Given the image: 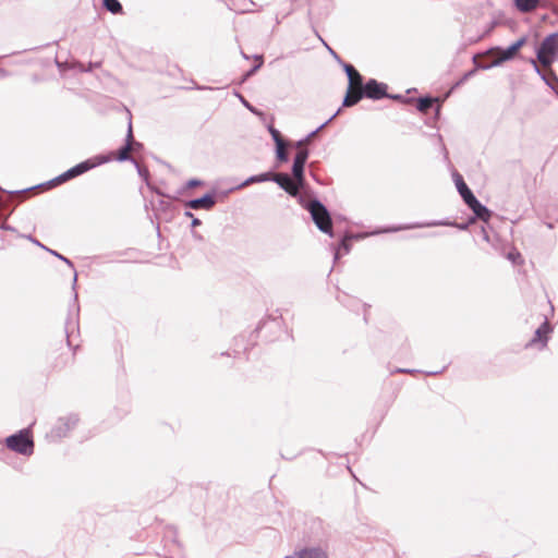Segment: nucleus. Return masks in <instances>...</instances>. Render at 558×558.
<instances>
[{"instance_id":"33","label":"nucleus","mask_w":558,"mask_h":558,"mask_svg":"<svg viewBox=\"0 0 558 558\" xmlns=\"http://www.w3.org/2000/svg\"><path fill=\"white\" fill-rule=\"evenodd\" d=\"M268 130L276 145L283 144L281 133L277 129L270 125Z\"/></svg>"},{"instance_id":"34","label":"nucleus","mask_w":558,"mask_h":558,"mask_svg":"<svg viewBox=\"0 0 558 558\" xmlns=\"http://www.w3.org/2000/svg\"><path fill=\"white\" fill-rule=\"evenodd\" d=\"M537 62H538V61H537V59H536V60H534V59H531V60H530V63L533 65V69H534V71L537 73V75H538V76H539L544 82H547V80H546V72H544V71L539 68V65H538V63H537Z\"/></svg>"},{"instance_id":"32","label":"nucleus","mask_w":558,"mask_h":558,"mask_svg":"<svg viewBox=\"0 0 558 558\" xmlns=\"http://www.w3.org/2000/svg\"><path fill=\"white\" fill-rule=\"evenodd\" d=\"M71 175L69 174V171L66 170L65 172H63L62 174L56 177L54 179L50 180L48 182L49 185L51 186H56L58 184H61V183H64L69 180H71Z\"/></svg>"},{"instance_id":"1","label":"nucleus","mask_w":558,"mask_h":558,"mask_svg":"<svg viewBox=\"0 0 558 558\" xmlns=\"http://www.w3.org/2000/svg\"><path fill=\"white\" fill-rule=\"evenodd\" d=\"M535 52L538 63L545 68H550L558 59V33L546 36Z\"/></svg>"},{"instance_id":"19","label":"nucleus","mask_w":558,"mask_h":558,"mask_svg":"<svg viewBox=\"0 0 558 558\" xmlns=\"http://www.w3.org/2000/svg\"><path fill=\"white\" fill-rule=\"evenodd\" d=\"M270 178H271V171H268V172H264V173H259V174H254V175H251L248 177L245 181H243L242 183H240L235 190H241V189H244L253 183H262V182H268L270 181Z\"/></svg>"},{"instance_id":"30","label":"nucleus","mask_w":558,"mask_h":558,"mask_svg":"<svg viewBox=\"0 0 558 558\" xmlns=\"http://www.w3.org/2000/svg\"><path fill=\"white\" fill-rule=\"evenodd\" d=\"M276 157L279 162H287L289 160V155L284 148V143L276 145Z\"/></svg>"},{"instance_id":"4","label":"nucleus","mask_w":558,"mask_h":558,"mask_svg":"<svg viewBox=\"0 0 558 558\" xmlns=\"http://www.w3.org/2000/svg\"><path fill=\"white\" fill-rule=\"evenodd\" d=\"M78 421L80 418L77 414L74 413H70L65 416L59 417L51 427L50 432L47 433V439L49 441L57 442L62 438L69 436L71 430H73L76 427Z\"/></svg>"},{"instance_id":"24","label":"nucleus","mask_w":558,"mask_h":558,"mask_svg":"<svg viewBox=\"0 0 558 558\" xmlns=\"http://www.w3.org/2000/svg\"><path fill=\"white\" fill-rule=\"evenodd\" d=\"M104 8L112 14L122 13L123 8L119 0H102Z\"/></svg>"},{"instance_id":"53","label":"nucleus","mask_w":558,"mask_h":558,"mask_svg":"<svg viewBox=\"0 0 558 558\" xmlns=\"http://www.w3.org/2000/svg\"><path fill=\"white\" fill-rule=\"evenodd\" d=\"M66 339H68V344L70 345L71 342H70V335H69V331L66 330Z\"/></svg>"},{"instance_id":"37","label":"nucleus","mask_w":558,"mask_h":558,"mask_svg":"<svg viewBox=\"0 0 558 558\" xmlns=\"http://www.w3.org/2000/svg\"><path fill=\"white\" fill-rule=\"evenodd\" d=\"M385 98H389V99H393V100H399V101H404V102H410V101L413 100L411 98H404V96H402L400 94H389V93H388V96H386Z\"/></svg>"},{"instance_id":"22","label":"nucleus","mask_w":558,"mask_h":558,"mask_svg":"<svg viewBox=\"0 0 558 558\" xmlns=\"http://www.w3.org/2000/svg\"><path fill=\"white\" fill-rule=\"evenodd\" d=\"M435 102L436 98L432 96L420 97L416 100V109L423 113H426L428 112L429 109L434 107Z\"/></svg>"},{"instance_id":"36","label":"nucleus","mask_w":558,"mask_h":558,"mask_svg":"<svg viewBox=\"0 0 558 558\" xmlns=\"http://www.w3.org/2000/svg\"><path fill=\"white\" fill-rule=\"evenodd\" d=\"M240 100L245 108H247L254 114H262L254 106H252L244 97L240 96Z\"/></svg>"},{"instance_id":"54","label":"nucleus","mask_w":558,"mask_h":558,"mask_svg":"<svg viewBox=\"0 0 558 558\" xmlns=\"http://www.w3.org/2000/svg\"><path fill=\"white\" fill-rule=\"evenodd\" d=\"M328 49H329V51L331 52V54H333V56L337 58L336 52H335L331 48H329V47H328Z\"/></svg>"},{"instance_id":"44","label":"nucleus","mask_w":558,"mask_h":558,"mask_svg":"<svg viewBox=\"0 0 558 558\" xmlns=\"http://www.w3.org/2000/svg\"><path fill=\"white\" fill-rule=\"evenodd\" d=\"M0 229L5 230V231H11V232H15L16 231L14 227H12V226H10V225H8L5 222L0 225Z\"/></svg>"},{"instance_id":"29","label":"nucleus","mask_w":558,"mask_h":558,"mask_svg":"<svg viewBox=\"0 0 558 558\" xmlns=\"http://www.w3.org/2000/svg\"><path fill=\"white\" fill-rule=\"evenodd\" d=\"M546 80L547 82H544L550 89L555 92L558 87V76L556 73L550 70L548 73H546Z\"/></svg>"},{"instance_id":"50","label":"nucleus","mask_w":558,"mask_h":558,"mask_svg":"<svg viewBox=\"0 0 558 558\" xmlns=\"http://www.w3.org/2000/svg\"><path fill=\"white\" fill-rule=\"evenodd\" d=\"M442 371H433V372H426V375H429V376H435V375H438L440 374Z\"/></svg>"},{"instance_id":"25","label":"nucleus","mask_w":558,"mask_h":558,"mask_svg":"<svg viewBox=\"0 0 558 558\" xmlns=\"http://www.w3.org/2000/svg\"><path fill=\"white\" fill-rule=\"evenodd\" d=\"M490 56H492V58L489 61H483V62H477L476 57H474L473 61L476 65V69L488 70L490 68L498 66L501 64L497 57H495L493 54H490Z\"/></svg>"},{"instance_id":"3","label":"nucleus","mask_w":558,"mask_h":558,"mask_svg":"<svg viewBox=\"0 0 558 558\" xmlns=\"http://www.w3.org/2000/svg\"><path fill=\"white\" fill-rule=\"evenodd\" d=\"M310 214L318 230L330 236H333L330 213L327 207L316 197L313 198V203L310 205Z\"/></svg>"},{"instance_id":"51","label":"nucleus","mask_w":558,"mask_h":558,"mask_svg":"<svg viewBox=\"0 0 558 558\" xmlns=\"http://www.w3.org/2000/svg\"><path fill=\"white\" fill-rule=\"evenodd\" d=\"M29 189H25V190H22V191H15V192H9L10 194H19V193H22V192H25V191H28Z\"/></svg>"},{"instance_id":"21","label":"nucleus","mask_w":558,"mask_h":558,"mask_svg":"<svg viewBox=\"0 0 558 558\" xmlns=\"http://www.w3.org/2000/svg\"><path fill=\"white\" fill-rule=\"evenodd\" d=\"M340 112V109L332 114L327 121H325L322 125H319L316 130L312 131L310 134H307L304 138L296 142V146L306 145L314 136L318 134L326 125H328Z\"/></svg>"},{"instance_id":"5","label":"nucleus","mask_w":558,"mask_h":558,"mask_svg":"<svg viewBox=\"0 0 558 558\" xmlns=\"http://www.w3.org/2000/svg\"><path fill=\"white\" fill-rule=\"evenodd\" d=\"M526 36H522L519 39H517L513 44H511L509 47L505 49L501 47H494L490 48L487 51V53L497 57L499 62L504 63L506 61L514 59L519 50L526 44Z\"/></svg>"},{"instance_id":"55","label":"nucleus","mask_w":558,"mask_h":558,"mask_svg":"<svg viewBox=\"0 0 558 558\" xmlns=\"http://www.w3.org/2000/svg\"><path fill=\"white\" fill-rule=\"evenodd\" d=\"M253 9H246L244 12H252Z\"/></svg>"},{"instance_id":"31","label":"nucleus","mask_w":558,"mask_h":558,"mask_svg":"<svg viewBox=\"0 0 558 558\" xmlns=\"http://www.w3.org/2000/svg\"><path fill=\"white\" fill-rule=\"evenodd\" d=\"M254 59L257 61L256 64L254 66H252L244 75L245 78L254 75L263 65L264 63V59H263V56H254Z\"/></svg>"},{"instance_id":"28","label":"nucleus","mask_w":558,"mask_h":558,"mask_svg":"<svg viewBox=\"0 0 558 558\" xmlns=\"http://www.w3.org/2000/svg\"><path fill=\"white\" fill-rule=\"evenodd\" d=\"M296 148H298V150H296V154H295L293 160L306 163L308 156H310L308 148H306L305 145L296 146Z\"/></svg>"},{"instance_id":"13","label":"nucleus","mask_w":558,"mask_h":558,"mask_svg":"<svg viewBox=\"0 0 558 558\" xmlns=\"http://www.w3.org/2000/svg\"><path fill=\"white\" fill-rule=\"evenodd\" d=\"M466 206L474 214V218H471L470 222H472L474 219L487 222L493 215V213L485 205H483L476 197H474L470 203H468Z\"/></svg>"},{"instance_id":"12","label":"nucleus","mask_w":558,"mask_h":558,"mask_svg":"<svg viewBox=\"0 0 558 558\" xmlns=\"http://www.w3.org/2000/svg\"><path fill=\"white\" fill-rule=\"evenodd\" d=\"M217 203L216 193L210 192L206 193L201 197L190 199L185 203V207L194 210L198 209H205L209 210L211 209Z\"/></svg>"},{"instance_id":"26","label":"nucleus","mask_w":558,"mask_h":558,"mask_svg":"<svg viewBox=\"0 0 558 558\" xmlns=\"http://www.w3.org/2000/svg\"><path fill=\"white\" fill-rule=\"evenodd\" d=\"M48 252L50 254H52L53 256H56L57 258H59L60 260L64 262L73 271H74V276H73V287H75L76 284V281H77V272L75 271V268H74V264L72 263V260H70L68 257L61 255L60 253H58L57 251H53V250H50L48 248Z\"/></svg>"},{"instance_id":"35","label":"nucleus","mask_w":558,"mask_h":558,"mask_svg":"<svg viewBox=\"0 0 558 558\" xmlns=\"http://www.w3.org/2000/svg\"><path fill=\"white\" fill-rule=\"evenodd\" d=\"M133 163H134V166H135V168H136V170H137V173H138L143 179L147 180V179H148V177H149V171L147 170V168L142 167V166H141L136 160H135V162H133Z\"/></svg>"},{"instance_id":"43","label":"nucleus","mask_w":558,"mask_h":558,"mask_svg":"<svg viewBox=\"0 0 558 558\" xmlns=\"http://www.w3.org/2000/svg\"><path fill=\"white\" fill-rule=\"evenodd\" d=\"M520 256L521 255L519 252L512 251V252L508 253L507 258L512 260L513 263H515L517 258H519Z\"/></svg>"},{"instance_id":"17","label":"nucleus","mask_w":558,"mask_h":558,"mask_svg":"<svg viewBox=\"0 0 558 558\" xmlns=\"http://www.w3.org/2000/svg\"><path fill=\"white\" fill-rule=\"evenodd\" d=\"M343 70L348 76V87H361L363 85V76L352 64L343 63Z\"/></svg>"},{"instance_id":"57","label":"nucleus","mask_w":558,"mask_h":558,"mask_svg":"<svg viewBox=\"0 0 558 558\" xmlns=\"http://www.w3.org/2000/svg\"><path fill=\"white\" fill-rule=\"evenodd\" d=\"M0 218H2V216H0Z\"/></svg>"},{"instance_id":"15","label":"nucleus","mask_w":558,"mask_h":558,"mask_svg":"<svg viewBox=\"0 0 558 558\" xmlns=\"http://www.w3.org/2000/svg\"><path fill=\"white\" fill-rule=\"evenodd\" d=\"M453 180H454L457 190H458L460 196L462 197L463 202L465 204L470 203L475 197V195L473 194L471 189L468 186V184L464 182L462 175L459 174L458 172H456L453 174Z\"/></svg>"},{"instance_id":"2","label":"nucleus","mask_w":558,"mask_h":558,"mask_svg":"<svg viewBox=\"0 0 558 558\" xmlns=\"http://www.w3.org/2000/svg\"><path fill=\"white\" fill-rule=\"evenodd\" d=\"M5 446L20 454L31 456L34 452V440L29 428H23L5 438Z\"/></svg>"},{"instance_id":"14","label":"nucleus","mask_w":558,"mask_h":558,"mask_svg":"<svg viewBox=\"0 0 558 558\" xmlns=\"http://www.w3.org/2000/svg\"><path fill=\"white\" fill-rule=\"evenodd\" d=\"M553 331V327L550 323L545 319V322L535 330L534 337L527 343V347L534 345L539 342L542 348H545L548 341V335Z\"/></svg>"},{"instance_id":"20","label":"nucleus","mask_w":558,"mask_h":558,"mask_svg":"<svg viewBox=\"0 0 558 558\" xmlns=\"http://www.w3.org/2000/svg\"><path fill=\"white\" fill-rule=\"evenodd\" d=\"M539 4V0H514L515 8L522 13L534 11Z\"/></svg>"},{"instance_id":"45","label":"nucleus","mask_w":558,"mask_h":558,"mask_svg":"<svg viewBox=\"0 0 558 558\" xmlns=\"http://www.w3.org/2000/svg\"><path fill=\"white\" fill-rule=\"evenodd\" d=\"M416 372H417L416 369H410V368H398L397 369V373H401V374H413Z\"/></svg>"},{"instance_id":"52","label":"nucleus","mask_w":558,"mask_h":558,"mask_svg":"<svg viewBox=\"0 0 558 558\" xmlns=\"http://www.w3.org/2000/svg\"><path fill=\"white\" fill-rule=\"evenodd\" d=\"M184 215L190 218H194L193 214L191 211H185Z\"/></svg>"},{"instance_id":"6","label":"nucleus","mask_w":558,"mask_h":558,"mask_svg":"<svg viewBox=\"0 0 558 558\" xmlns=\"http://www.w3.org/2000/svg\"><path fill=\"white\" fill-rule=\"evenodd\" d=\"M111 160H112L111 155H97L93 158H89L87 160H84V161L75 165L74 167L70 168L68 171H69V174L71 175V178L73 179V178H76V177L89 171L90 169H93L97 166L104 165Z\"/></svg>"},{"instance_id":"10","label":"nucleus","mask_w":558,"mask_h":558,"mask_svg":"<svg viewBox=\"0 0 558 558\" xmlns=\"http://www.w3.org/2000/svg\"><path fill=\"white\" fill-rule=\"evenodd\" d=\"M284 558H330L328 547L323 545H308L298 550H294L291 555Z\"/></svg>"},{"instance_id":"23","label":"nucleus","mask_w":558,"mask_h":558,"mask_svg":"<svg viewBox=\"0 0 558 558\" xmlns=\"http://www.w3.org/2000/svg\"><path fill=\"white\" fill-rule=\"evenodd\" d=\"M355 238L354 235L347 234L339 243L338 250L335 253L333 259H339L340 251H343V253L348 254L351 250L350 241Z\"/></svg>"},{"instance_id":"46","label":"nucleus","mask_w":558,"mask_h":558,"mask_svg":"<svg viewBox=\"0 0 558 558\" xmlns=\"http://www.w3.org/2000/svg\"><path fill=\"white\" fill-rule=\"evenodd\" d=\"M201 225H202V221L198 218H196V217L192 218V222H191L192 228L198 227Z\"/></svg>"},{"instance_id":"7","label":"nucleus","mask_w":558,"mask_h":558,"mask_svg":"<svg viewBox=\"0 0 558 558\" xmlns=\"http://www.w3.org/2000/svg\"><path fill=\"white\" fill-rule=\"evenodd\" d=\"M436 226H454L459 228L460 230H466L469 227V223H457V222H448V221H430V222H414L409 225H400V226H393L388 227L383 232H398L401 230H410L415 228H428V227H436Z\"/></svg>"},{"instance_id":"41","label":"nucleus","mask_w":558,"mask_h":558,"mask_svg":"<svg viewBox=\"0 0 558 558\" xmlns=\"http://www.w3.org/2000/svg\"><path fill=\"white\" fill-rule=\"evenodd\" d=\"M25 238L31 241L32 243L36 244L37 246H40L41 248L48 251V247H46L45 245H43L37 239H35L33 235H25Z\"/></svg>"},{"instance_id":"11","label":"nucleus","mask_w":558,"mask_h":558,"mask_svg":"<svg viewBox=\"0 0 558 558\" xmlns=\"http://www.w3.org/2000/svg\"><path fill=\"white\" fill-rule=\"evenodd\" d=\"M271 182H275L289 195H296L298 187H300L296 182L287 173H274L271 172Z\"/></svg>"},{"instance_id":"42","label":"nucleus","mask_w":558,"mask_h":558,"mask_svg":"<svg viewBox=\"0 0 558 558\" xmlns=\"http://www.w3.org/2000/svg\"><path fill=\"white\" fill-rule=\"evenodd\" d=\"M202 183L203 182L198 179H191L187 181L186 186L192 189V187H196V186L201 185Z\"/></svg>"},{"instance_id":"16","label":"nucleus","mask_w":558,"mask_h":558,"mask_svg":"<svg viewBox=\"0 0 558 558\" xmlns=\"http://www.w3.org/2000/svg\"><path fill=\"white\" fill-rule=\"evenodd\" d=\"M365 98L362 87H348L347 94L343 98V107H353Z\"/></svg>"},{"instance_id":"48","label":"nucleus","mask_w":558,"mask_h":558,"mask_svg":"<svg viewBox=\"0 0 558 558\" xmlns=\"http://www.w3.org/2000/svg\"><path fill=\"white\" fill-rule=\"evenodd\" d=\"M95 66H98V63H95V64L89 63V68L88 69L82 68L81 70L84 71V72H88V71H92V69L95 68Z\"/></svg>"},{"instance_id":"56","label":"nucleus","mask_w":558,"mask_h":558,"mask_svg":"<svg viewBox=\"0 0 558 558\" xmlns=\"http://www.w3.org/2000/svg\"><path fill=\"white\" fill-rule=\"evenodd\" d=\"M555 94H556V95H557V97H558V87H557V89H555Z\"/></svg>"},{"instance_id":"8","label":"nucleus","mask_w":558,"mask_h":558,"mask_svg":"<svg viewBox=\"0 0 558 558\" xmlns=\"http://www.w3.org/2000/svg\"><path fill=\"white\" fill-rule=\"evenodd\" d=\"M365 98L373 100H380L388 96V86L385 83L378 82L375 78H369L361 86Z\"/></svg>"},{"instance_id":"27","label":"nucleus","mask_w":558,"mask_h":558,"mask_svg":"<svg viewBox=\"0 0 558 558\" xmlns=\"http://www.w3.org/2000/svg\"><path fill=\"white\" fill-rule=\"evenodd\" d=\"M305 187H298V194L291 195L292 197L296 198L299 204L306 209L310 213V205L313 203V198L308 199L306 195L302 194L300 191L304 190Z\"/></svg>"},{"instance_id":"9","label":"nucleus","mask_w":558,"mask_h":558,"mask_svg":"<svg viewBox=\"0 0 558 558\" xmlns=\"http://www.w3.org/2000/svg\"><path fill=\"white\" fill-rule=\"evenodd\" d=\"M131 142H133V130H132V122L130 119L124 144L117 150L116 154L108 153L107 155H111L112 160L114 159L119 162H124V161L135 162V159L131 156V149H132Z\"/></svg>"},{"instance_id":"40","label":"nucleus","mask_w":558,"mask_h":558,"mask_svg":"<svg viewBox=\"0 0 558 558\" xmlns=\"http://www.w3.org/2000/svg\"><path fill=\"white\" fill-rule=\"evenodd\" d=\"M131 144H132L131 145L132 146L131 153L140 151L143 148V144L137 142V141H135L134 138H133V142H131Z\"/></svg>"},{"instance_id":"39","label":"nucleus","mask_w":558,"mask_h":558,"mask_svg":"<svg viewBox=\"0 0 558 558\" xmlns=\"http://www.w3.org/2000/svg\"><path fill=\"white\" fill-rule=\"evenodd\" d=\"M475 71L476 70L474 69V70H471V71L464 73L463 76L461 77V80L459 82H457L456 86H459L460 84L464 83L470 77H472L474 75Z\"/></svg>"},{"instance_id":"18","label":"nucleus","mask_w":558,"mask_h":558,"mask_svg":"<svg viewBox=\"0 0 558 558\" xmlns=\"http://www.w3.org/2000/svg\"><path fill=\"white\" fill-rule=\"evenodd\" d=\"M305 166L306 163L293 160L291 168L292 179L296 182L300 187L306 186L305 180Z\"/></svg>"},{"instance_id":"49","label":"nucleus","mask_w":558,"mask_h":558,"mask_svg":"<svg viewBox=\"0 0 558 558\" xmlns=\"http://www.w3.org/2000/svg\"><path fill=\"white\" fill-rule=\"evenodd\" d=\"M192 235H193L194 239H196L198 241L203 240V236L201 234H198L197 232H195V231H192Z\"/></svg>"},{"instance_id":"38","label":"nucleus","mask_w":558,"mask_h":558,"mask_svg":"<svg viewBox=\"0 0 558 558\" xmlns=\"http://www.w3.org/2000/svg\"><path fill=\"white\" fill-rule=\"evenodd\" d=\"M8 206V202L0 195V216H2V218L5 220L9 215L12 213L10 211L8 215H3V210L7 208Z\"/></svg>"},{"instance_id":"47","label":"nucleus","mask_w":558,"mask_h":558,"mask_svg":"<svg viewBox=\"0 0 558 558\" xmlns=\"http://www.w3.org/2000/svg\"><path fill=\"white\" fill-rule=\"evenodd\" d=\"M481 232L483 235V240H485L486 242H490V239H489V235H488V232L486 231V229L482 228Z\"/></svg>"}]
</instances>
